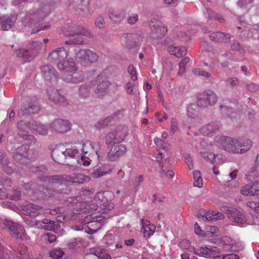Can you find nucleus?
<instances>
[{"instance_id":"nucleus-1","label":"nucleus","mask_w":259,"mask_h":259,"mask_svg":"<svg viewBox=\"0 0 259 259\" xmlns=\"http://www.w3.org/2000/svg\"><path fill=\"white\" fill-rule=\"evenodd\" d=\"M59 2V0L37 2L34 4V9L27 14L22 19L23 24L26 26H34L37 23L44 20Z\"/></svg>"},{"instance_id":"nucleus-2","label":"nucleus","mask_w":259,"mask_h":259,"mask_svg":"<svg viewBox=\"0 0 259 259\" xmlns=\"http://www.w3.org/2000/svg\"><path fill=\"white\" fill-rule=\"evenodd\" d=\"M214 141L220 144L224 150L234 154H242L248 151L252 146V142L247 138L238 139L218 135L214 138Z\"/></svg>"},{"instance_id":"nucleus-3","label":"nucleus","mask_w":259,"mask_h":259,"mask_svg":"<svg viewBox=\"0 0 259 259\" xmlns=\"http://www.w3.org/2000/svg\"><path fill=\"white\" fill-rule=\"evenodd\" d=\"M38 178L42 182L48 183L49 185L55 187L66 185L67 182L79 184L87 183L90 181V178L89 176L81 174L50 177L39 175Z\"/></svg>"},{"instance_id":"nucleus-4","label":"nucleus","mask_w":259,"mask_h":259,"mask_svg":"<svg viewBox=\"0 0 259 259\" xmlns=\"http://www.w3.org/2000/svg\"><path fill=\"white\" fill-rule=\"evenodd\" d=\"M28 148L27 146L22 145L17 148L13 154L14 160L20 164L25 165L32 172L45 173L47 171V167L44 165L37 166L30 164L31 160L27 157Z\"/></svg>"},{"instance_id":"nucleus-5","label":"nucleus","mask_w":259,"mask_h":259,"mask_svg":"<svg viewBox=\"0 0 259 259\" xmlns=\"http://www.w3.org/2000/svg\"><path fill=\"white\" fill-rule=\"evenodd\" d=\"M64 34L67 36L74 37L65 42V44L68 45L85 44L87 41L82 36L89 38H92L93 37V35L91 31L83 27L69 28L64 31Z\"/></svg>"},{"instance_id":"nucleus-6","label":"nucleus","mask_w":259,"mask_h":259,"mask_svg":"<svg viewBox=\"0 0 259 259\" xmlns=\"http://www.w3.org/2000/svg\"><path fill=\"white\" fill-rule=\"evenodd\" d=\"M81 149V158L77 160V163L84 166L90 165L91 160L90 158L96 154L98 156V150L96 146L97 144L93 143L90 141L79 142Z\"/></svg>"},{"instance_id":"nucleus-7","label":"nucleus","mask_w":259,"mask_h":259,"mask_svg":"<svg viewBox=\"0 0 259 259\" xmlns=\"http://www.w3.org/2000/svg\"><path fill=\"white\" fill-rule=\"evenodd\" d=\"M0 226L3 229H8L13 237L24 240L27 238V235L23 226L15 224L7 219L0 221Z\"/></svg>"},{"instance_id":"nucleus-8","label":"nucleus","mask_w":259,"mask_h":259,"mask_svg":"<svg viewBox=\"0 0 259 259\" xmlns=\"http://www.w3.org/2000/svg\"><path fill=\"white\" fill-rule=\"evenodd\" d=\"M128 134L126 127L124 126H118L106 135V144L108 146H112L113 144H118L125 139Z\"/></svg>"},{"instance_id":"nucleus-9","label":"nucleus","mask_w":259,"mask_h":259,"mask_svg":"<svg viewBox=\"0 0 259 259\" xmlns=\"http://www.w3.org/2000/svg\"><path fill=\"white\" fill-rule=\"evenodd\" d=\"M23 187L28 193L31 194L37 199L44 198L47 196L50 197L53 195L51 190L35 183H25L23 185Z\"/></svg>"},{"instance_id":"nucleus-10","label":"nucleus","mask_w":259,"mask_h":259,"mask_svg":"<svg viewBox=\"0 0 259 259\" xmlns=\"http://www.w3.org/2000/svg\"><path fill=\"white\" fill-rule=\"evenodd\" d=\"M104 217L95 214L84 217V222L87 225L84 227L85 231L89 234H94L99 230L103 225Z\"/></svg>"},{"instance_id":"nucleus-11","label":"nucleus","mask_w":259,"mask_h":259,"mask_svg":"<svg viewBox=\"0 0 259 259\" xmlns=\"http://www.w3.org/2000/svg\"><path fill=\"white\" fill-rule=\"evenodd\" d=\"M122 44L128 49H139L141 42V36L138 33H125L120 37Z\"/></svg>"},{"instance_id":"nucleus-12","label":"nucleus","mask_w":259,"mask_h":259,"mask_svg":"<svg viewBox=\"0 0 259 259\" xmlns=\"http://www.w3.org/2000/svg\"><path fill=\"white\" fill-rule=\"evenodd\" d=\"M76 60L84 66L96 62L98 56L91 50H80L75 54Z\"/></svg>"},{"instance_id":"nucleus-13","label":"nucleus","mask_w":259,"mask_h":259,"mask_svg":"<svg viewBox=\"0 0 259 259\" xmlns=\"http://www.w3.org/2000/svg\"><path fill=\"white\" fill-rule=\"evenodd\" d=\"M149 26L151 30L150 36L154 39L163 37L167 31V27L155 18L151 20Z\"/></svg>"},{"instance_id":"nucleus-14","label":"nucleus","mask_w":259,"mask_h":259,"mask_svg":"<svg viewBox=\"0 0 259 259\" xmlns=\"http://www.w3.org/2000/svg\"><path fill=\"white\" fill-rule=\"evenodd\" d=\"M198 98L197 105L201 107L214 105L218 101V97L215 93L209 90L200 93Z\"/></svg>"},{"instance_id":"nucleus-15","label":"nucleus","mask_w":259,"mask_h":259,"mask_svg":"<svg viewBox=\"0 0 259 259\" xmlns=\"http://www.w3.org/2000/svg\"><path fill=\"white\" fill-rule=\"evenodd\" d=\"M21 210L24 215L34 218L41 213L42 208L33 203L27 202L22 206Z\"/></svg>"},{"instance_id":"nucleus-16","label":"nucleus","mask_w":259,"mask_h":259,"mask_svg":"<svg viewBox=\"0 0 259 259\" xmlns=\"http://www.w3.org/2000/svg\"><path fill=\"white\" fill-rule=\"evenodd\" d=\"M112 146L107 155V159L110 161L116 160L120 157L123 156L126 151V148L123 144L117 145L113 144Z\"/></svg>"},{"instance_id":"nucleus-17","label":"nucleus","mask_w":259,"mask_h":259,"mask_svg":"<svg viewBox=\"0 0 259 259\" xmlns=\"http://www.w3.org/2000/svg\"><path fill=\"white\" fill-rule=\"evenodd\" d=\"M240 193L246 196H254L259 195V181H255L243 186Z\"/></svg>"},{"instance_id":"nucleus-18","label":"nucleus","mask_w":259,"mask_h":259,"mask_svg":"<svg viewBox=\"0 0 259 259\" xmlns=\"http://www.w3.org/2000/svg\"><path fill=\"white\" fill-rule=\"evenodd\" d=\"M48 95L49 100L55 105L66 106L68 104L65 97L61 95L57 90L50 91Z\"/></svg>"},{"instance_id":"nucleus-19","label":"nucleus","mask_w":259,"mask_h":259,"mask_svg":"<svg viewBox=\"0 0 259 259\" xmlns=\"http://www.w3.org/2000/svg\"><path fill=\"white\" fill-rule=\"evenodd\" d=\"M57 67L59 70L64 72V74L76 71L77 69L75 62L72 58L63 60L58 62Z\"/></svg>"},{"instance_id":"nucleus-20","label":"nucleus","mask_w":259,"mask_h":259,"mask_svg":"<svg viewBox=\"0 0 259 259\" xmlns=\"http://www.w3.org/2000/svg\"><path fill=\"white\" fill-rule=\"evenodd\" d=\"M228 215L229 219L238 225H242L246 222L245 215L243 212L234 208H231L228 210Z\"/></svg>"},{"instance_id":"nucleus-21","label":"nucleus","mask_w":259,"mask_h":259,"mask_svg":"<svg viewBox=\"0 0 259 259\" xmlns=\"http://www.w3.org/2000/svg\"><path fill=\"white\" fill-rule=\"evenodd\" d=\"M68 56V52L63 47L58 48L51 52L48 59L50 61H59L66 59Z\"/></svg>"},{"instance_id":"nucleus-22","label":"nucleus","mask_w":259,"mask_h":259,"mask_svg":"<svg viewBox=\"0 0 259 259\" xmlns=\"http://www.w3.org/2000/svg\"><path fill=\"white\" fill-rule=\"evenodd\" d=\"M67 155L66 149L61 145L57 146L52 153V156L54 160L60 164H64L66 162Z\"/></svg>"},{"instance_id":"nucleus-23","label":"nucleus","mask_w":259,"mask_h":259,"mask_svg":"<svg viewBox=\"0 0 259 259\" xmlns=\"http://www.w3.org/2000/svg\"><path fill=\"white\" fill-rule=\"evenodd\" d=\"M51 126L56 132L64 133L70 130L71 124L68 120L57 119L52 122Z\"/></svg>"},{"instance_id":"nucleus-24","label":"nucleus","mask_w":259,"mask_h":259,"mask_svg":"<svg viewBox=\"0 0 259 259\" xmlns=\"http://www.w3.org/2000/svg\"><path fill=\"white\" fill-rule=\"evenodd\" d=\"M74 7H76V14L83 16H87L90 13L89 0H75Z\"/></svg>"},{"instance_id":"nucleus-25","label":"nucleus","mask_w":259,"mask_h":259,"mask_svg":"<svg viewBox=\"0 0 259 259\" xmlns=\"http://www.w3.org/2000/svg\"><path fill=\"white\" fill-rule=\"evenodd\" d=\"M8 195L12 200H18L20 199L21 192L15 187H13V189L10 191H7L2 187V185H0V199H5Z\"/></svg>"},{"instance_id":"nucleus-26","label":"nucleus","mask_w":259,"mask_h":259,"mask_svg":"<svg viewBox=\"0 0 259 259\" xmlns=\"http://www.w3.org/2000/svg\"><path fill=\"white\" fill-rule=\"evenodd\" d=\"M42 76L44 79L49 82L57 81V76L54 68L49 65H44L41 68Z\"/></svg>"},{"instance_id":"nucleus-27","label":"nucleus","mask_w":259,"mask_h":259,"mask_svg":"<svg viewBox=\"0 0 259 259\" xmlns=\"http://www.w3.org/2000/svg\"><path fill=\"white\" fill-rule=\"evenodd\" d=\"M221 124L219 122H212L203 125L200 129V133L205 136H212L214 133L219 131Z\"/></svg>"},{"instance_id":"nucleus-28","label":"nucleus","mask_w":259,"mask_h":259,"mask_svg":"<svg viewBox=\"0 0 259 259\" xmlns=\"http://www.w3.org/2000/svg\"><path fill=\"white\" fill-rule=\"evenodd\" d=\"M62 78L66 82L78 83L83 80L84 76L82 71H77L76 70L68 74H63Z\"/></svg>"},{"instance_id":"nucleus-29","label":"nucleus","mask_w":259,"mask_h":259,"mask_svg":"<svg viewBox=\"0 0 259 259\" xmlns=\"http://www.w3.org/2000/svg\"><path fill=\"white\" fill-rule=\"evenodd\" d=\"M218 252V248L214 246H201L197 250V253L205 257H214L216 253Z\"/></svg>"},{"instance_id":"nucleus-30","label":"nucleus","mask_w":259,"mask_h":259,"mask_svg":"<svg viewBox=\"0 0 259 259\" xmlns=\"http://www.w3.org/2000/svg\"><path fill=\"white\" fill-rule=\"evenodd\" d=\"M245 178L247 181L259 178V154L256 156L254 165L245 174Z\"/></svg>"},{"instance_id":"nucleus-31","label":"nucleus","mask_w":259,"mask_h":259,"mask_svg":"<svg viewBox=\"0 0 259 259\" xmlns=\"http://www.w3.org/2000/svg\"><path fill=\"white\" fill-rule=\"evenodd\" d=\"M90 254L96 256L99 259H111L108 251L100 246L90 248Z\"/></svg>"},{"instance_id":"nucleus-32","label":"nucleus","mask_w":259,"mask_h":259,"mask_svg":"<svg viewBox=\"0 0 259 259\" xmlns=\"http://www.w3.org/2000/svg\"><path fill=\"white\" fill-rule=\"evenodd\" d=\"M9 160L6 154L3 150H0V165L5 172L11 175L14 172L13 169L10 166Z\"/></svg>"},{"instance_id":"nucleus-33","label":"nucleus","mask_w":259,"mask_h":259,"mask_svg":"<svg viewBox=\"0 0 259 259\" xmlns=\"http://www.w3.org/2000/svg\"><path fill=\"white\" fill-rule=\"evenodd\" d=\"M32 126L31 132L34 134L45 136L48 133V128L39 122L31 120L29 123Z\"/></svg>"},{"instance_id":"nucleus-34","label":"nucleus","mask_w":259,"mask_h":259,"mask_svg":"<svg viewBox=\"0 0 259 259\" xmlns=\"http://www.w3.org/2000/svg\"><path fill=\"white\" fill-rule=\"evenodd\" d=\"M232 37L229 33H225L220 31L213 32L209 35L210 39L218 42H227Z\"/></svg>"},{"instance_id":"nucleus-35","label":"nucleus","mask_w":259,"mask_h":259,"mask_svg":"<svg viewBox=\"0 0 259 259\" xmlns=\"http://www.w3.org/2000/svg\"><path fill=\"white\" fill-rule=\"evenodd\" d=\"M236 103H231V105L228 106L221 105L220 108L222 112L226 113L231 119L236 118L238 116V113L236 111L235 108L236 107Z\"/></svg>"},{"instance_id":"nucleus-36","label":"nucleus","mask_w":259,"mask_h":259,"mask_svg":"<svg viewBox=\"0 0 259 259\" xmlns=\"http://www.w3.org/2000/svg\"><path fill=\"white\" fill-rule=\"evenodd\" d=\"M66 152L68 157L70 158H81V149L79 143H75L70 148L66 149Z\"/></svg>"},{"instance_id":"nucleus-37","label":"nucleus","mask_w":259,"mask_h":259,"mask_svg":"<svg viewBox=\"0 0 259 259\" xmlns=\"http://www.w3.org/2000/svg\"><path fill=\"white\" fill-rule=\"evenodd\" d=\"M108 16L112 21L115 22H120L123 20L125 13L123 11H118L114 9H110L108 12Z\"/></svg>"},{"instance_id":"nucleus-38","label":"nucleus","mask_w":259,"mask_h":259,"mask_svg":"<svg viewBox=\"0 0 259 259\" xmlns=\"http://www.w3.org/2000/svg\"><path fill=\"white\" fill-rule=\"evenodd\" d=\"M110 168L107 165H102L96 169H94L91 174V176L93 178H99L104 175L109 174Z\"/></svg>"},{"instance_id":"nucleus-39","label":"nucleus","mask_w":259,"mask_h":259,"mask_svg":"<svg viewBox=\"0 0 259 259\" xmlns=\"http://www.w3.org/2000/svg\"><path fill=\"white\" fill-rule=\"evenodd\" d=\"M15 54L17 57L22 58L28 62L33 59L35 57L34 54L29 49L25 50L21 49L18 50L15 52Z\"/></svg>"},{"instance_id":"nucleus-40","label":"nucleus","mask_w":259,"mask_h":259,"mask_svg":"<svg viewBox=\"0 0 259 259\" xmlns=\"http://www.w3.org/2000/svg\"><path fill=\"white\" fill-rule=\"evenodd\" d=\"M30 122L21 121L17 123V127L19 130L18 132L20 136H24L26 134H28V130L31 131L32 126L29 124Z\"/></svg>"},{"instance_id":"nucleus-41","label":"nucleus","mask_w":259,"mask_h":259,"mask_svg":"<svg viewBox=\"0 0 259 259\" xmlns=\"http://www.w3.org/2000/svg\"><path fill=\"white\" fill-rule=\"evenodd\" d=\"M168 51L178 58L182 57L183 56H185L187 53V50L185 47H174L173 46L168 47Z\"/></svg>"},{"instance_id":"nucleus-42","label":"nucleus","mask_w":259,"mask_h":259,"mask_svg":"<svg viewBox=\"0 0 259 259\" xmlns=\"http://www.w3.org/2000/svg\"><path fill=\"white\" fill-rule=\"evenodd\" d=\"M111 82L109 81H105L98 85L95 91L96 94L98 97H102L110 87Z\"/></svg>"},{"instance_id":"nucleus-43","label":"nucleus","mask_w":259,"mask_h":259,"mask_svg":"<svg viewBox=\"0 0 259 259\" xmlns=\"http://www.w3.org/2000/svg\"><path fill=\"white\" fill-rule=\"evenodd\" d=\"M59 224L54 221L49 219H44L41 222V228L46 230H55L58 227Z\"/></svg>"},{"instance_id":"nucleus-44","label":"nucleus","mask_w":259,"mask_h":259,"mask_svg":"<svg viewBox=\"0 0 259 259\" xmlns=\"http://www.w3.org/2000/svg\"><path fill=\"white\" fill-rule=\"evenodd\" d=\"M203 220L207 221H216L218 219H222L224 215L221 212L211 213L210 212H206L204 215H200Z\"/></svg>"},{"instance_id":"nucleus-45","label":"nucleus","mask_w":259,"mask_h":259,"mask_svg":"<svg viewBox=\"0 0 259 259\" xmlns=\"http://www.w3.org/2000/svg\"><path fill=\"white\" fill-rule=\"evenodd\" d=\"M42 49H46V46L40 41H33L29 47V50L34 54L35 57Z\"/></svg>"},{"instance_id":"nucleus-46","label":"nucleus","mask_w":259,"mask_h":259,"mask_svg":"<svg viewBox=\"0 0 259 259\" xmlns=\"http://www.w3.org/2000/svg\"><path fill=\"white\" fill-rule=\"evenodd\" d=\"M163 158L162 154L161 152H159L158 154L157 157L156 158V160L157 161H159V166L161 169V175L162 176H165L169 178H172L174 176V172L171 170H168L167 171H165L163 169V166L161 163V160H162Z\"/></svg>"},{"instance_id":"nucleus-47","label":"nucleus","mask_w":259,"mask_h":259,"mask_svg":"<svg viewBox=\"0 0 259 259\" xmlns=\"http://www.w3.org/2000/svg\"><path fill=\"white\" fill-rule=\"evenodd\" d=\"M25 111L24 112L23 108L19 109L18 111V114L19 116H23L27 113H34L37 112L39 110V107L36 105H32L29 106L28 108L25 109Z\"/></svg>"},{"instance_id":"nucleus-48","label":"nucleus","mask_w":259,"mask_h":259,"mask_svg":"<svg viewBox=\"0 0 259 259\" xmlns=\"http://www.w3.org/2000/svg\"><path fill=\"white\" fill-rule=\"evenodd\" d=\"M193 175L194 179V186L198 188H202L203 186V181L200 172L198 170H195L193 172Z\"/></svg>"},{"instance_id":"nucleus-49","label":"nucleus","mask_w":259,"mask_h":259,"mask_svg":"<svg viewBox=\"0 0 259 259\" xmlns=\"http://www.w3.org/2000/svg\"><path fill=\"white\" fill-rule=\"evenodd\" d=\"M16 252L17 254L20 255V256H18L19 258L21 259H27L28 257V255L27 254V248L24 245L19 244L17 248Z\"/></svg>"},{"instance_id":"nucleus-50","label":"nucleus","mask_w":259,"mask_h":259,"mask_svg":"<svg viewBox=\"0 0 259 259\" xmlns=\"http://www.w3.org/2000/svg\"><path fill=\"white\" fill-rule=\"evenodd\" d=\"M143 229L144 236L148 237L154 233L155 227L153 225L147 224L143 225Z\"/></svg>"},{"instance_id":"nucleus-51","label":"nucleus","mask_w":259,"mask_h":259,"mask_svg":"<svg viewBox=\"0 0 259 259\" xmlns=\"http://www.w3.org/2000/svg\"><path fill=\"white\" fill-rule=\"evenodd\" d=\"M41 240L46 243H53L56 240V236L52 233H46L41 236Z\"/></svg>"},{"instance_id":"nucleus-52","label":"nucleus","mask_w":259,"mask_h":259,"mask_svg":"<svg viewBox=\"0 0 259 259\" xmlns=\"http://www.w3.org/2000/svg\"><path fill=\"white\" fill-rule=\"evenodd\" d=\"M190 61V59L189 57H185L179 63V70L178 72V75H182L183 74L186 70V66Z\"/></svg>"},{"instance_id":"nucleus-53","label":"nucleus","mask_w":259,"mask_h":259,"mask_svg":"<svg viewBox=\"0 0 259 259\" xmlns=\"http://www.w3.org/2000/svg\"><path fill=\"white\" fill-rule=\"evenodd\" d=\"M13 24V21L9 17H4L1 22L2 28L4 30H8Z\"/></svg>"},{"instance_id":"nucleus-54","label":"nucleus","mask_w":259,"mask_h":259,"mask_svg":"<svg viewBox=\"0 0 259 259\" xmlns=\"http://www.w3.org/2000/svg\"><path fill=\"white\" fill-rule=\"evenodd\" d=\"M206 235L208 237L218 236L219 229L217 227L208 225L206 226Z\"/></svg>"},{"instance_id":"nucleus-55","label":"nucleus","mask_w":259,"mask_h":259,"mask_svg":"<svg viewBox=\"0 0 259 259\" xmlns=\"http://www.w3.org/2000/svg\"><path fill=\"white\" fill-rule=\"evenodd\" d=\"M50 256L53 259H59L64 255V252L60 248L54 249L50 252Z\"/></svg>"},{"instance_id":"nucleus-56","label":"nucleus","mask_w":259,"mask_h":259,"mask_svg":"<svg viewBox=\"0 0 259 259\" xmlns=\"http://www.w3.org/2000/svg\"><path fill=\"white\" fill-rule=\"evenodd\" d=\"M21 137L25 141V145H24L27 146L28 148V146L33 145L36 142V139L33 135L26 134L25 135H24V136H22Z\"/></svg>"},{"instance_id":"nucleus-57","label":"nucleus","mask_w":259,"mask_h":259,"mask_svg":"<svg viewBox=\"0 0 259 259\" xmlns=\"http://www.w3.org/2000/svg\"><path fill=\"white\" fill-rule=\"evenodd\" d=\"M206 10L208 14V18L209 19H214L219 21L221 23L225 22V19L222 16H217V14L212 10L209 9H207Z\"/></svg>"},{"instance_id":"nucleus-58","label":"nucleus","mask_w":259,"mask_h":259,"mask_svg":"<svg viewBox=\"0 0 259 259\" xmlns=\"http://www.w3.org/2000/svg\"><path fill=\"white\" fill-rule=\"evenodd\" d=\"M0 185L8 191L12 186V181L9 178H3L1 179Z\"/></svg>"},{"instance_id":"nucleus-59","label":"nucleus","mask_w":259,"mask_h":259,"mask_svg":"<svg viewBox=\"0 0 259 259\" xmlns=\"http://www.w3.org/2000/svg\"><path fill=\"white\" fill-rule=\"evenodd\" d=\"M200 154L206 161L210 162L211 163H213L215 154L206 151L201 152Z\"/></svg>"},{"instance_id":"nucleus-60","label":"nucleus","mask_w":259,"mask_h":259,"mask_svg":"<svg viewBox=\"0 0 259 259\" xmlns=\"http://www.w3.org/2000/svg\"><path fill=\"white\" fill-rule=\"evenodd\" d=\"M192 72L196 75H201L206 78H209L210 77V74L209 72L200 68H194L193 69Z\"/></svg>"},{"instance_id":"nucleus-61","label":"nucleus","mask_w":259,"mask_h":259,"mask_svg":"<svg viewBox=\"0 0 259 259\" xmlns=\"http://www.w3.org/2000/svg\"><path fill=\"white\" fill-rule=\"evenodd\" d=\"M95 25L99 28H103L105 26L104 18L101 16H98L95 20Z\"/></svg>"},{"instance_id":"nucleus-62","label":"nucleus","mask_w":259,"mask_h":259,"mask_svg":"<svg viewBox=\"0 0 259 259\" xmlns=\"http://www.w3.org/2000/svg\"><path fill=\"white\" fill-rule=\"evenodd\" d=\"M127 71L131 75V79L134 81L136 80L137 79V72L133 65L128 66Z\"/></svg>"},{"instance_id":"nucleus-63","label":"nucleus","mask_w":259,"mask_h":259,"mask_svg":"<svg viewBox=\"0 0 259 259\" xmlns=\"http://www.w3.org/2000/svg\"><path fill=\"white\" fill-rule=\"evenodd\" d=\"M215 258V259H239L237 255L233 253L223 255H217Z\"/></svg>"},{"instance_id":"nucleus-64","label":"nucleus","mask_w":259,"mask_h":259,"mask_svg":"<svg viewBox=\"0 0 259 259\" xmlns=\"http://www.w3.org/2000/svg\"><path fill=\"white\" fill-rule=\"evenodd\" d=\"M247 205L255 212L259 213V202L249 201L247 203Z\"/></svg>"}]
</instances>
